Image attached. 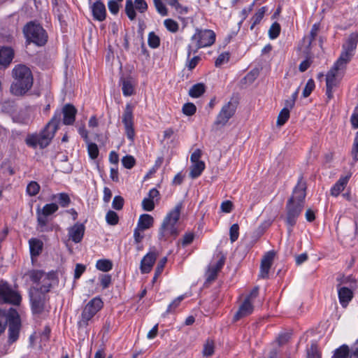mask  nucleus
<instances>
[{"mask_svg":"<svg viewBox=\"0 0 358 358\" xmlns=\"http://www.w3.org/2000/svg\"><path fill=\"white\" fill-rule=\"evenodd\" d=\"M306 196V183L301 176L297 184L294 187L292 196L286 203V218L285 222L289 227V231H292L293 227L296 224L299 215H301L305 204Z\"/></svg>","mask_w":358,"mask_h":358,"instance_id":"nucleus-1","label":"nucleus"},{"mask_svg":"<svg viewBox=\"0 0 358 358\" xmlns=\"http://www.w3.org/2000/svg\"><path fill=\"white\" fill-rule=\"evenodd\" d=\"M62 112L57 110L45 128L39 134L28 135L25 139L26 144L31 148H46L51 142L61 122Z\"/></svg>","mask_w":358,"mask_h":358,"instance_id":"nucleus-2","label":"nucleus"},{"mask_svg":"<svg viewBox=\"0 0 358 358\" xmlns=\"http://www.w3.org/2000/svg\"><path fill=\"white\" fill-rule=\"evenodd\" d=\"M14 81L10 86V92L16 96H22L28 92L33 85V76L29 67L24 64L16 65L13 69Z\"/></svg>","mask_w":358,"mask_h":358,"instance_id":"nucleus-3","label":"nucleus"},{"mask_svg":"<svg viewBox=\"0 0 358 358\" xmlns=\"http://www.w3.org/2000/svg\"><path fill=\"white\" fill-rule=\"evenodd\" d=\"M182 208V203L180 202L167 213L159 229V241H167L169 239H175L178 236L179 231L176 224L180 219Z\"/></svg>","mask_w":358,"mask_h":358,"instance_id":"nucleus-4","label":"nucleus"},{"mask_svg":"<svg viewBox=\"0 0 358 358\" xmlns=\"http://www.w3.org/2000/svg\"><path fill=\"white\" fill-rule=\"evenodd\" d=\"M358 42V34L353 32L350 34L342 45V51L339 57L334 64L333 66L342 72H344L347 64L351 61L355 55Z\"/></svg>","mask_w":358,"mask_h":358,"instance_id":"nucleus-5","label":"nucleus"},{"mask_svg":"<svg viewBox=\"0 0 358 358\" xmlns=\"http://www.w3.org/2000/svg\"><path fill=\"white\" fill-rule=\"evenodd\" d=\"M23 34L29 43L43 46L48 41V34L43 27L35 22L27 23L23 28Z\"/></svg>","mask_w":358,"mask_h":358,"instance_id":"nucleus-6","label":"nucleus"},{"mask_svg":"<svg viewBox=\"0 0 358 358\" xmlns=\"http://www.w3.org/2000/svg\"><path fill=\"white\" fill-rule=\"evenodd\" d=\"M59 209L58 204L55 203H47L41 209L37 208L36 220L37 230L40 232H48L52 231V227L48 226L49 217L52 215Z\"/></svg>","mask_w":358,"mask_h":358,"instance_id":"nucleus-7","label":"nucleus"},{"mask_svg":"<svg viewBox=\"0 0 358 358\" xmlns=\"http://www.w3.org/2000/svg\"><path fill=\"white\" fill-rule=\"evenodd\" d=\"M103 305V303L99 297H94L91 299L83 310L78 326L86 327L89 324V321L102 308Z\"/></svg>","mask_w":358,"mask_h":358,"instance_id":"nucleus-8","label":"nucleus"},{"mask_svg":"<svg viewBox=\"0 0 358 358\" xmlns=\"http://www.w3.org/2000/svg\"><path fill=\"white\" fill-rule=\"evenodd\" d=\"M191 41L195 43L194 52L196 53L200 48L212 45L215 41V34L210 29H196Z\"/></svg>","mask_w":358,"mask_h":358,"instance_id":"nucleus-9","label":"nucleus"},{"mask_svg":"<svg viewBox=\"0 0 358 358\" xmlns=\"http://www.w3.org/2000/svg\"><path fill=\"white\" fill-rule=\"evenodd\" d=\"M22 301L21 295L6 281H0V303L19 306Z\"/></svg>","mask_w":358,"mask_h":358,"instance_id":"nucleus-10","label":"nucleus"},{"mask_svg":"<svg viewBox=\"0 0 358 358\" xmlns=\"http://www.w3.org/2000/svg\"><path fill=\"white\" fill-rule=\"evenodd\" d=\"M8 342L12 344L17 341L19 338L20 331L21 328V320L17 311L13 308H10V314L8 315Z\"/></svg>","mask_w":358,"mask_h":358,"instance_id":"nucleus-11","label":"nucleus"},{"mask_svg":"<svg viewBox=\"0 0 358 358\" xmlns=\"http://www.w3.org/2000/svg\"><path fill=\"white\" fill-rule=\"evenodd\" d=\"M133 110V106L131 103H127L122 117V122L124 124L125 134L127 138L131 141H134L135 138Z\"/></svg>","mask_w":358,"mask_h":358,"instance_id":"nucleus-12","label":"nucleus"},{"mask_svg":"<svg viewBox=\"0 0 358 358\" xmlns=\"http://www.w3.org/2000/svg\"><path fill=\"white\" fill-rule=\"evenodd\" d=\"M49 300L48 296L38 290H34L30 294L31 307L33 313L41 314L45 309V303Z\"/></svg>","mask_w":358,"mask_h":358,"instance_id":"nucleus-13","label":"nucleus"},{"mask_svg":"<svg viewBox=\"0 0 358 358\" xmlns=\"http://www.w3.org/2000/svg\"><path fill=\"white\" fill-rule=\"evenodd\" d=\"M236 106L234 103L229 101L224 104L214 122L216 126H224L236 112Z\"/></svg>","mask_w":358,"mask_h":358,"instance_id":"nucleus-14","label":"nucleus"},{"mask_svg":"<svg viewBox=\"0 0 358 358\" xmlns=\"http://www.w3.org/2000/svg\"><path fill=\"white\" fill-rule=\"evenodd\" d=\"M135 9L143 13L148 10V3L145 0H134V3L132 0H127L125 13L130 20H134L136 17Z\"/></svg>","mask_w":358,"mask_h":358,"instance_id":"nucleus-15","label":"nucleus"},{"mask_svg":"<svg viewBox=\"0 0 358 358\" xmlns=\"http://www.w3.org/2000/svg\"><path fill=\"white\" fill-rule=\"evenodd\" d=\"M343 72L332 66L326 76V94L329 99L333 97V90L338 83L337 78L342 76Z\"/></svg>","mask_w":358,"mask_h":358,"instance_id":"nucleus-16","label":"nucleus"},{"mask_svg":"<svg viewBox=\"0 0 358 358\" xmlns=\"http://www.w3.org/2000/svg\"><path fill=\"white\" fill-rule=\"evenodd\" d=\"M275 252L273 250L267 252L262 259L259 277L261 278H267L269 271L274 259Z\"/></svg>","mask_w":358,"mask_h":358,"instance_id":"nucleus-17","label":"nucleus"},{"mask_svg":"<svg viewBox=\"0 0 358 358\" xmlns=\"http://www.w3.org/2000/svg\"><path fill=\"white\" fill-rule=\"evenodd\" d=\"M67 231L69 240L75 243H79L83 238L85 227L83 223L76 222L73 226L69 227Z\"/></svg>","mask_w":358,"mask_h":358,"instance_id":"nucleus-18","label":"nucleus"},{"mask_svg":"<svg viewBox=\"0 0 358 358\" xmlns=\"http://www.w3.org/2000/svg\"><path fill=\"white\" fill-rule=\"evenodd\" d=\"M157 257L155 251L148 252L141 261L140 270L142 273H148L151 271Z\"/></svg>","mask_w":358,"mask_h":358,"instance_id":"nucleus-19","label":"nucleus"},{"mask_svg":"<svg viewBox=\"0 0 358 358\" xmlns=\"http://www.w3.org/2000/svg\"><path fill=\"white\" fill-rule=\"evenodd\" d=\"M254 310V306L252 301L249 299H244L243 303L240 305L238 311L234 316V321L236 322L240 319L247 317L252 313Z\"/></svg>","mask_w":358,"mask_h":358,"instance_id":"nucleus-20","label":"nucleus"},{"mask_svg":"<svg viewBox=\"0 0 358 358\" xmlns=\"http://www.w3.org/2000/svg\"><path fill=\"white\" fill-rule=\"evenodd\" d=\"M63 124L65 125H72L76 120L77 109L72 104H66L62 109Z\"/></svg>","mask_w":358,"mask_h":358,"instance_id":"nucleus-21","label":"nucleus"},{"mask_svg":"<svg viewBox=\"0 0 358 358\" xmlns=\"http://www.w3.org/2000/svg\"><path fill=\"white\" fill-rule=\"evenodd\" d=\"M339 303L346 308L353 298V292L348 287L337 286Z\"/></svg>","mask_w":358,"mask_h":358,"instance_id":"nucleus-22","label":"nucleus"},{"mask_svg":"<svg viewBox=\"0 0 358 358\" xmlns=\"http://www.w3.org/2000/svg\"><path fill=\"white\" fill-rule=\"evenodd\" d=\"M91 9L94 20L102 22L106 19V6L101 1L99 0L95 1L91 6Z\"/></svg>","mask_w":358,"mask_h":358,"instance_id":"nucleus-23","label":"nucleus"},{"mask_svg":"<svg viewBox=\"0 0 358 358\" xmlns=\"http://www.w3.org/2000/svg\"><path fill=\"white\" fill-rule=\"evenodd\" d=\"M14 52L11 48H0V67L6 68L12 62Z\"/></svg>","mask_w":358,"mask_h":358,"instance_id":"nucleus-24","label":"nucleus"},{"mask_svg":"<svg viewBox=\"0 0 358 358\" xmlns=\"http://www.w3.org/2000/svg\"><path fill=\"white\" fill-rule=\"evenodd\" d=\"M13 120L15 122L23 125H28L32 122L31 113L28 109L20 110L13 115Z\"/></svg>","mask_w":358,"mask_h":358,"instance_id":"nucleus-25","label":"nucleus"},{"mask_svg":"<svg viewBox=\"0 0 358 358\" xmlns=\"http://www.w3.org/2000/svg\"><path fill=\"white\" fill-rule=\"evenodd\" d=\"M30 255L33 258L36 257L42 252L43 243L38 238H31L29 240Z\"/></svg>","mask_w":358,"mask_h":358,"instance_id":"nucleus-26","label":"nucleus"},{"mask_svg":"<svg viewBox=\"0 0 358 358\" xmlns=\"http://www.w3.org/2000/svg\"><path fill=\"white\" fill-rule=\"evenodd\" d=\"M350 175L341 177L339 180L331 188V194L334 196H337L345 189L347 185Z\"/></svg>","mask_w":358,"mask_h":358,"instance_id":"nucleus-27","label":"nucleus"},{"mask_svg":"<svg viewBox=\"0 0 358 358\" xmlns=\"http://www.w3.org/2000/svg\"><path fill=\"white\" fill-rule=\"evenodd\" d=\"M154 219L152 216L149 214H143L140 215L137 227L141 231L146 230L153 225Z\"/></svg>","mask_w":358,"mask_h":358,"instance_id":"nucleus-28","label":"nucleus"},{"mask_svg":"<svg viewBox=\"0 0 358 358\" xmlns=\"http://www.w3.org/2000/svg\"><path fill=\"white\" fill-rule=\"evenodd\" d=\"M320 29V24L319 23H315L310 29V34L307 37L303 38V42L306 43V48L308 50L311 49L312 43L315 41L318 31Z\"/></svg>","mask_w":358,"mask_h":358,"instance_id":"nucleus-29","label":"nucleus"},{"mask_svg":"<svg viewBox=\"0 0 358 358\" xmlns=\"http://www.w3.org/2000/svg\"><path fill=\"white\" fill-rule=\"evenodd\" d=\"M205 163L203 162H197L192 163L190 167L189 176L192 178H196L201 176L205 169Z\"/></svg>","mask_w":358,"mask_h":358,"instance_id":"nucleus-30","label":"nucleus"},{"mask_svg":"<svg viewBox=\"0 0 358 358\" xmlns=\"http://www.w3.org/2000/svg\"><path fill=\"white\" fill-rule=\"evenodd\" d=\"M350 348L346 344H343L334 351L331 358H350Z\"/></svg>","mask_w":358,"mask_h":358,"instance_id":"nucleus-31","label":"nucleus"},{"mask_svg":"<svg viewBox=\"0 0 358 358\" xmlns=\"http://www.w3.org/2000/svg\"><path fill=\"white\" fill-rule=\"evenodd\" d=\"M206 91V86L203 83H199L192 86L189 90V95L192 98H199Z\"/></svg>","mask_w":358,"mask_h":358,"instance_id":"nucleus-32","label":"nucleus"},{"mask_svg":"<svg viewBox=\"0 0 358 358\" xmlns=\"http://www.w3.org/2000/svg\"><path fill=\"white\" fill-rule=\"evenodd\" d=\"M266 10H267V8L266 6H263V7L259 8L258 10L251 17V22H252V24L250 26L251 30L255 28V27L262 21Z\"/></svg>","mask_w":358,"mask_h":358,"instance_id":"nucleus-33","label":"nucleus"},{"mask_svg":"<svg viewBox=\"0 0 358 358\" xmlns=\"http://www.w3.org/2000/svg\"><path fill=\"white\" fill-rule=\"evenodd\" d=\"M96 268L103 272H108L113 268V262L108 259H101L96 261Z\"/></svg>","mask_w":358,"mask_h":358,"instance_id":"nucleus-34","label":"nucleus"},{"mask_svg":"<svg viewBox=\"0 0 358 358\" xmlns=\"http://www.w3.org/2000/svg\"><path fill=\"white\" fill-rule=\"evenodd\" d=\"M53 199H57L59 206L62 208L68 207L71 203V199L68 194L61 192L52 196Z\"/></svg>","mask_w":358,"mask_h":358,"instance_id":"nucleus-35","label":"nucleus"},{"mask_svg":"<svg viewBox=\"0 0 358 358\" xmlns=\"http://www.w3.org/2000/svg\"><path fill=\"white\" fill-rule=\"evenodd\" d=\"M122 90L124 96H131L134 93V86L130 79L123 80Z\"/></svg>","mask_w":358,"mask_h":358,"instance_id":"nucleus-36","label":"nucleus"},{"mask_svg":"<svg viewBox=\"0 0 358 358\" xmlns=\"http://www.w3.org/2000/svg\"><path fill=\"white\" fill-rule=\"evenodd\" d=\"M10 309L8 310H0V334H1L7 325Z\"/></svg>","mask_w":358,"mask_h":358,"instance_id":"nucleus-37","label":"nucleus"},{"mask_svg":"<svg viewBox=\"0 0 358 358\" xmlns=\"http://www.w3.org/2000/svg\"><path fill=\"white\" fill-rule=\"evenodd\" d=\"M41 187L36 181H31L27 186L26 192L31 196H36L40 191Z\"/></svg>","mask_w":358,"mask_h":358,"instance_id":"nucleus-38","label":"nucleus"},{"mask_svg":"<svg viewBox=\"0 0 358 358\" xmlns=\"http://www.w3.org/2000/svg\"><path fill=\"white\" fill-rule=\"evenodd\" d=\"M164 25L166 27V29L171 33L177 32L179 29L178 23L171 18L166 19L164 21Z\"/></svg>","mask_w":358,"mask_h":358,"instance_id":"nucleus-39","label":"nucleus"},{"mask_svg":"<svg viewBox=\"0 0 358 358\" xmlns=\"http://www.w3.org/2000/svg\"><path fill=\"white\" fill-rule=\"evenodd\" d=\"M86 143L87 145V152L90 157L92 159H96L99 153L97 145L90 141Z\"/></svg>","mask_w":358,"mask_h":358,"instance_id":"nucleus-40","label":"nucleus"},{"mask_svg":"<svg viewBox=\"0 0 358 358\" xmlns=\"http://www.w3.org/2000/svg\"><path fill=\"white\" fill-rule=\"evenodd\" d=\"M148 43L151 48H157L160 45V38L152 31L148 34Z\"/></svg>","mask_w":358,"mask_h":358,"instance_id":"nucleus-41","label":"nucleus"},{"mask_svg":"<svg viewBox=\"0 0 358 358\" xmlns=\"http://www.w3.org/2000/svg\"><path fill=\"white\" fill-rule=\"evenodd\" d=\"M289 117V110L287 108H282L278 116L277 120V125L282 126L285 124V122L288 120Z\"/></svg>","mask_w":358,"mask_h":358,"instance_id":"nucleus-42","label":"nucleus"},{"mask_svg":"<svg viewBox=\"0 0 358 358\" xmlns=\"http://www.w3.org/2000/svg\"><path fill=\"white\" fill-rule=\"evenodd\" d=\"M306 358H321V353L316 343H312L310 347L307 349Z\"/></svg>","mask_w":358,"mask_h":358,"instance_id":"nucleus-43","label":"nucleus"},{"mask_svg":"<svg viewBox=\"0 0 358 358\" xmlns=\"http://www.w3.org/2000/svg\"><path fill=\"white\" fill-rule=\"evenodd\" d=\"M106 222L112 226L116 225L119 222L117 214L113 210H109L106 215Z\"/></svg>","mask_w":358,"mask_h":358,"instance_id":"nucleus-44","label":"nucleus"},{"mask_svg":"<svg viewBox=\"0 0 358 358\" xmlns=\"http://www.w3.org/2000/svg\"><path fill=\"white\" fill-rule=\"evenodd\" d=\"M280 33V25L279 23L275 22H273L269 30H268V36L271 39H275L278 38Z\"/></svg>","mask_w":358,"mask_h":358,"instance_id":"nucleus-45","label":"nucleus"},{"mask_svg":"<svg viewBox=\"0 0 358 358\" xmlns=\"http://www.w3.org/2000/svg\"><path fill=\"white\" fill-rule=\"evenodd\" d=\"M157 11L162 16L168 15V10L162 0H153Z\"/></svg>","mask_w":358,"mask_h":358,"instance_id":"nucleus-46","label":"nucleus"},{"mask_svg":"<svg viewBox=\"0 0 358 358\" xmlns=\"http://www.w3.org/2000/svg\"><path fill=\"white\" fill-rule=\"evenodd\" d=\"M182 113L187 116L193 115L196 111V107L193 103H186L182 108Z\"/></svg>","mask_w":358,"mask_h":358,"instance_id":"nucleus-47","label":"nucleus"},{"mask_svg":"<svg viewBox=\"0 0 358 358\" xmlns=\"http://www.w3.org/2000/svg\"><path fill=\"white\" fill-rule=\"evenodd\" d=\"M315 85L314 80L312 78L309 79L307 81L306 86L303 90V92H302L303 96L304 98L309 96L310 94L313 91V90L315 89Z\"/></svg>","mask_w":358,"mask_h":358,"instance_id":"nucleus-48","label":"nucleus"},{"mask_svg":"<svg viewBox=\"0 0 358 358\" xmlns=\"http://www.w3.org/2000/svg\"><path fill=\"white\" fill-rule=\"evenodd\" d=\"M122 164L123 166L127 169L133 168L136 164L134 157L131 155H126L122 159Z\"/></svg>","mask_w":358,"mask_h":358,"instance_id":"nucleus-49","label":"nucleus"},{"mask_svg":"<svg viewBox=\"0 0 358 358\" xmlns=\"http://www.w3.org/2000/svg\"><path fill=\"white\" fill-rule=\"evenodd\" d=\"M239 236V226L238 224H234L229 229V237L231 243L235 242Z\"/></svg>","mask_w":358,"mask_h":358,"instance_id":"nucleus-50","label":"nucleus"},{"mask_svg":"<svg viewBox=\"0 0 358 358\" xmlns=\"http://www.w3.org/2000/svg\"><path fill=\"white\" fill-rule=\"evenodd\" d=\"M229 52H222L221 53L215 60V66H220L223 64L227 62L229 60Z\"/></svg>","mask_w":358,"mask_h":358,"instance_id":"nucleus-51","label":"nucleus"},{"mask_svg":"<svg viewBox=\"0 0 358 358\" xmlns=\"http://www.w3.org/2000/svg\"><path fill=\"white\" fill-rule=\"evenodd\" d=\"M123 206L124 199L121 196H115L112 202V207L117 210H120L123 208Z\"/></svg>","mask_w":358,"mask_h":358,"instance_id":"nucleus-52","label":"nucleus"},{"mask_svg":"<svg viewBox=\"0 0 358 358\" xmlns=\"http://www.w3.org/2000/svg\"><path fill=\"white\" fill-rule=\"evenodd\" d=\"M142 208L145 211H152L155 208L154 201L151 199L144 198L142 201Z\"/></svg>","mask_w":358,"mask_h":358,"instance_id":"nucleus-53","label":"nucleus"},{"mask_svg":"<svg viewBox=\"0 0 358 358\" xmlns=\"http://www.w3.org/2000/svg\"><path fill=\"white\" fill-rule=\"evenodd\" d=\"M351 154H352L354 161L355 162H357L358 161V131L357 132L355 139H354V143L352 145Z\"/></svg>","mask_w":358,"mask_h":358,"instance_id":"nucleus-54","label":"nucleus"},{"mask_svg":"<svg viewBox=\"0 0 358 358\" xmlns=\"http://www.w3.org/2000/svg\"><path fill=\"white\" fill-rule=\"evenodd\" d=\"M184 296L182 295L179 296L175 299L168 306L166 313H172L174 310L180 305V302L183 300Z\"/></svg>","mask_w":358,"mask_h":358,"instance_id":"nucleus-55","label":"nucleus"},{"mask_svg":"<svg viewBox=\"0 0 358 358\" xmlns=\"http://www.w3.org/2000/svg\"><path fill=\"white\" fill-rule=\"evenodd\" d=\"M166 262V257H164L159 260L155 268V277H159L162 274Z\"/></svg>","mask_w":358,"mask_h":358,"instance_id":"nucleus-56","label":"nucleus"},{"mask_svg":"<svg viewBox=\"0 0 358 358\" xmlns=\"http://www.w3.org/2000/svg\"><path fill=\"white\" fill-rule=\"evenodd\" d=\"M214 353V345L213 342L208 341L203 347V354L204 356L209 357Z\"/></svg>","mask_w":358,"mask_h":358,"instance_id":"nucleus-57","label":"nucleus"},{"mask_svg":"<svg viewBox=\"0 0 358 358\" xmlns=\"http://www.w3.org/2000/svg\"><path fill=\"white\" fill-rule=\"evenodd\" d=\"M108 7L109 11L112 14L116 15L118 13L120 7L117 3V1H116V0L108 1Z\"/></svg>","mask_w":358,"mask_h":358,"instance_id":"nucleus-58","label":"nucleus"},{"mask_svg":"<svg viewBox=\"0 0 358 358\" xmlns=\"http://www.w3.org/2000/svg\"><path fill=\"white\" fill-rule=\"evenodd\" d=\"M86 269V266L81 264H77L76 265L75 271H74V279L77 280L80 278L82 274L85 272Z\"/></svg>","mask_w":358,"mask_h":358,"instance_id":"nucleus-59","label":"nucleus"},{"mask_svg":"<svg viewBox=\"0 0 358 358\" xmlns=\"http://www.w3.org/2000/svg\"><path fill=\"white\" fill-rule=\"evenodd\" d=\"M217 272L215 271L213 268L209 266L208 271L206 273V281L210 282L215 280L217 276Z\"/></svg>","mask_w":358,"mask_h":358,"instance_id":"nucleus-60","label":"nucleus"},{"mask_svg":"<svg viewBox=\"0 0 358 358\" xmlns=\"http://www.w3.org/2000/svg\"><path fill=\"white\" fill-rule=\"evenodd\" d=\"M100 282L103 289L108 288L111 283V275L108 274L102 275L100 278Z\"/></svg>","mask_w":358,"mask_h":358,"instance_id":"nucleus-61","label":"nucleus"},{"mask_svg":"<svg viewBox=\"0 0 358 358\" xmlns=\"http://www.w3.org/2000/svg\"><path fill=\"white\" fill-rule=\"evenodd\" d=\"M200 60L201 57L199 56H194L192 59L189 58V59H187V64L186 66L189 70H192L196 66Z\"/></svg>","mask_w":358,"mask_h":358,"instance_id":"nucleus-62","label":"nucleus"},{"mask_svg":"<svg viewBox=\"0 0 358 358\" xmlns=\"http://www.w3.org/2000/svg\"><path fill=\"white\" fill-rule=\"evenodd\" d=\"M220 208L222 212L229 213L232 210L233 203L229 200L224 201L221 203Z\"/></svg>","mask_w":358,"mask_h":358,"instance_id":"nucleus-63","label":"nucleus"},{"mask_svg":"<svg viewBox=\"0 0 358 358\" xmlns=\"http://www.w3.org/2000/svg\"><path fill=\"white\" fill-rule=\"evenodd\" d=\"M350 358H358V338L350 348Z\"/></svg>","mask_w":358,"mask_h":358,"instance_id":"nucleus-64","label":"nucleus"}]
</instances>
